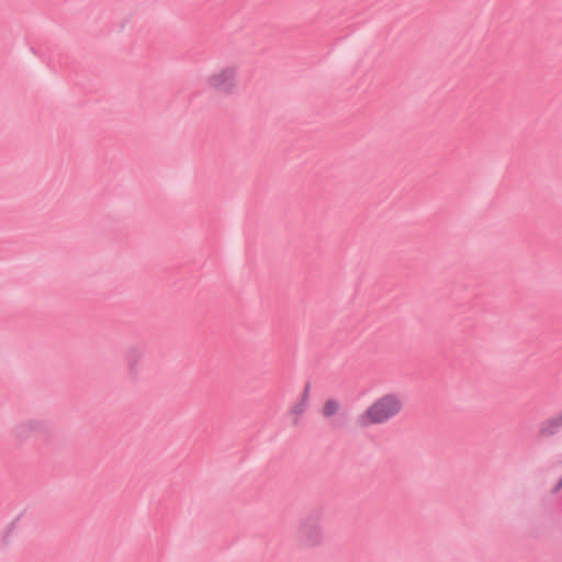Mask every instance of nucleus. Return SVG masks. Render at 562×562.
Here are the masks:
<instances>
[{
  "label": "nucleus",
  "instance_id": "4",
  "mask_svg": "<svg viewBox=\"0 0 562 562\" xmlns=\"http://www.w3.org/2000/svg\"><path fill=\"white\" fill-rule=\"evenodd\" d=\"M339 408H340V405L336 400H328L324 404V406L322 408V413L325 417H330V416H334L335 414H337Z\"/></svg>",
  "mask_w": 562,
  "mask_h": 562
},
{
  "label": "nucleus",
  "instance_id": "5",
  "mask_svg": "<svg viewBox=\"0 0 562 562\" xmlns=\"http://www.w3.org/2000/svg\"><path fill=\"white\" fill-rule=\"evenodd\" d=\"M562 425V416L548 420L541 428L544 435L552 434L558 427Z\"/></svg>",
  "mask_w": 562,
  "mask_h": 562
},
{
  "label": "nucleus",
  "instance_id": "2",
  "mask_svg": "<svg viewBox=\"0 0 562 562\" xmlns=\"http://www.w3.org/2000/svg\"><path fill=\"white\" fill-rule=\"evenodd\" d=\"M206 85L212 90L229 93L236 88V70L231 67L222 68L209 75Z\"/></svg>",
  "mask_w": 562,
  "mask_h": 562
},
{
  "label": "nucleus",
  "instance_id": "1",
  "mask_svg": "<svg viewBox=\"0 0 562 562\" xmlns=\"http://www.w3.org/2000/svg\"><path fill=\"white\" fill-rule=\"evenodd\" d=\"M404 402L398 393H386L375 398L357 418L362 428L382 425L402 413Z\"/></svg>",
  "mask_w": 562,
  "mask_h": 562
},
{
  "label": "nucleus",
  "instance_id": "3",
  "mask_svg": "<svg viewBox=\"0 0 562 562\" xmlns=\"http://www.w3.org/2000/svg\"><path fill=\"white\" fill-rule=\"evenodd\" d=\"M300 540L303 546H318L324 540V530L319 524L304 522L300 529Z\"/></svg>",
  "mask_w": 562,
  "mask_h": 562
}]
</instances>
